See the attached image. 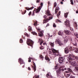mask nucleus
<instances>
[{"instance_id":"1","label":"nucleus","mask_w":78,"mask_h":78,"mask_svg":"<svg viewBox=\"0 0 78 78\" xmlns=\"http://www.w3.org/2000/svg\"><path fill=\"white\" fill-rule=\"evenodd\" d=\"M67 58V60L69 61V63H71L72 66H76V62L75 61V59L77 60L78 57L75 56L73 54H70L69 56Z\"/></svg>"},{"instance_id":"2","label":"nucleus","mask_w":78,"mask_h":78,"mask_svg":"<svg viewBox=\"0 0 78 78\" xmlns=\"http://www.w3.org/2000/svg\"><path fill=\"white\" fill-rule=\"evenodd\" d=\"M72 47H68L64 49V52L66 54H67L69 53V51H70L72 50Z\"/></svg>"},{"instance_id":"3","label":"nucleus","mask_w":78,"mask_h":78,"mask_svg":"<svg viewBox=\"0 0 78 78\" xmlns=\"http://www.w3.org/2000/svg\"><path fill=\"white\" fill-rule=\"evenodd\" d=\"M51 50L52 51V53L54 55L56 56H59V51H57L53 48H51Z\"/></svg>"},{"instance_id":"4","label":"nucleus","mask_w":78,"mask_h":78,"mask_svg":"<svg viewBox=\"0 0 78 78\" xmlns=\"http://www.w3.org/2000/svg\"><path fill=\"white\" fill-rule=\"evenodd\" d=\"M36 28L37 29V31L38 33L39 36L42 37L43 36V33H44V31L43 30L41 31V29L39 28H37L36 27Z\"/></svg>"},{"instance_id":"5","label":"nucleus","mask_w":78,"mask_h":78,"mask_svg":"<svg viewBox=\"0 0 78 78\" xmlns=\"http://www.w3.org/2000/svg\"><path fill=\"white\" fill-rule=\"evenodd\" d=\"M27 44L28 45H30V46H31V47H33V44H34V42H33L31 40L28 39L27 41Z\"/></svg>"},{"instance_id":"6","label":"nucleus","mask_w":78,"mask_h":78,"mask_svg":"<svg viewBox=\"0 0 78 78\" xmlns=\"http://www.w3.org/2000/svg\"><path fill=\"white\" fill-rule=\"evenodd\" d=\"M29 59H32L33 61V64L34 65V66H32V67L33 68V69L34 70V72H35L36 70V64H35V63L34 62V61H35V60L33 59V58L31 57H29Z\"/></svg>"},{"instance_id":"7","label":"nucleus","mask_w":78,"mask_h":78,"mask_svg":"<svg viewBox=\"0 0 78 78\" xmlns=\"http://www.w3.org/2000/svg\"><path fill=\"white\" fill-rule=\"evenodd\" d=\"M18 62L20 64V65H21V64H23V66H22V68H24L25 66V62H23V60L20 58L19 59Z\"/></svg>"},{"instance_id":"8","label":"nucleus","mask_w":78,"mask_h":78,"mask_svg":"<svg viewBox=\"0 0 78 78\" xmlns=\"http://www.w3.org/2000/svg\"><path fill=\"white\" fill-rule=\"evenodd\" d=\"M64 58L62 57H59L58 58V61L59 63H62L64 62Z\"/></svg>"},{"instance_id":"9","label":"nucleus","mask_w":78,"mask_h":78,"mask_svg":"<svg viewBox=\"0 0 78 78\" xmlns=\"http://www.w3.org/2000/svg\"><path fill=\"white\" fill-rule=\"evenodd\" d=\"M65 24L66 25V27H69L70 25L69 23V21L67 20H66L65 22Z\"/></svg>"},{"instance_id":"10","label":"nucleus","mask_w":78,"mask_h":78,"mask_svg":"<svg viewBox=\"0 0 78 78\" xmlns=\"http://www.w3.org/2000/svg\"><path fill=\"white\" fill-rule=\"evenodd\" d=\"M55 42L56 43H57L58 44H59L60 46H61L63 45V44L62 43V42H61V41H60V40L58 39H57L56 40Z\"/></svg>"},{"instance_id":"11","label":"nucleus","mask_w":78,"mask_h":78,"mask_svg":"<svg viewBox=\"0 0 78 78\" xmlns=\"http://www.w3.org/2000/svg\"><path fill=\"white\" fill-rule=\"evenodd\" d=\"M64 32L67 35H70L71 34V32L69 30H64Z\"/></svg>"},{"instance_id":"12","label":"nucleus","mask_w":78,"mask_h":78,"mask_svg":"<svg viewBox=\"0 0 78 78\" xmlns=\"http://www.w3.org/2000/svg\"><path fill=\"white\" fill-rule=\"evenodd\" d=\"M38 43H40V45H41L44 42V41L41 38H39L38 40Z\"/></svg>"},{"instance_id":"13","label":"nucleus","mask_w":78,"mask_h":78,"mask_svg":"<svg viewBox=\"0 0 78 78\" xmlns=\"http://www.w3.org/2000/svg\"><path fill=\"white\" fill-rule=\"evenodd\" d=\"M59 10V8L58 7H57L55 9V14H57V13L58 12V11Z\"/></svg>"},{"instance_id":"14","label":"nucleus","mask_w":78,"mask_h":78,"mask_svg":"<svg viewBox=\"0 0 78 78\" xmlns=\"http://www.w3.org/2000/svg\"><path fill=\"white\" fill-rule=\"evenodd\" d=\"M62 72L59 69H57L56 71L57 75V76H58L60 73H61Z\"/></svg>"},{"instance_id":"15","label":"nucleus","mask_w":78,"mask_h":78,"mask_svg":"<svg viewBox=\"0 0 78 78\" xmlns=\"http://www.w3.org/2000/svg\"><path fill=\"white\" fill-rule=\"evenodd\" d=\"M41 9V8L40 7H39L35 11V12L36 13H38L39 12H40V10Z\"/></svg>"},{"instance_id":"16","label":"nucleus","mask_w":78,"mask_h":78,"mask_svg":"<svg viewBox=\"0 0 78 78\" xmlns=\"http://www.w3.org/2000/svg\"><path fill=\"white\" fill-rule=\"evenodd\" d=\"M53 19V17L52 16H50L49 17V19H45L46 20V21L47 22H48V20H51V19Z\"/></svg>"},{"instance_id":"17","label":"nucleus","mask_w":78,"mask_h":78,"mask_svg":"<svg viewBox=\"0 0 78 78\" xmlns=\"http://www.w3.org/2000/svg\"><path fill=\"white\" fill-rule=\"evenodd\" d=\"M74 51L75 53H78V48H74Z\"/></svg>"},{"instance_id":"18","label":"nucleus","mask_w":78,"mask_h":78,"mask_svg":"<svg viewBox=\"0 0 78 78\" xmlns=\"http://www.w3.org/2000/svg\"><path fill=\"white\" fill-rule=\"evenodd\" d=\"M34 8V7H30V8H28L27 7H26V9H27V10L28 11H29V10H31V9H33Z\"/></svg>"},{"instance_id":"19","label":"nucleus","mask_w":78,"mask_h":78,"mask_svg":"<svg viewBox=\"0 0 78 78\" xmlns=\"http://www.w3.org/2000/svg\"><path fill=\"white\" fill-rule=\"evenodd\" d=\"M58 69L62 72V71H64V69L63 67H61L59 68Z\"/></svg>"},{"instance_id":"20","label":"nucleus","mask_w":78,"mask_h":78,"mask_svg":"<svg viewBox=\"0 0 78 78\" xmlns=\"http://www.w3.org/2000/svg\"><path fill=\"white\" fill-rule=\"evenodd\" d=\"M47 16H50V10H48L46 12Z\"/></svg>"},{"instance_id":"21","label":"nucleus","mask_w":78,"mask_h":78,"mask_svg":"<svg viewBox=\"0 0 78 78\" xmlns=\"http://www.w3.org/2000/svg\"><path fill=\"white\" fill-rule=\"evenodd\" d=\"M67 70H68V71H69V72H71V73H73V71H72V70L71 69L69 68H68L67 69Z\"/></svg>"},{"instance_id":"22","label":"nucleus","mask_w":78,"mask_h":78,"mask_svg":"<svg viewBox=\"0 0 78 78\" xmlns=\"http://www.w3.org/2000/svg\"><path fill=\"white\" fill-rule=\"evenodd\" d=\"M62 34H63V32L62 31H59L58 32V35H60L61 36L62 35Z\"/></svg>"},{"instance_id":"23","label":"nucleus","mask_w":78,"mask_h":78,"mask_svg":"<svg viewBox=\"0 0 78 78\" xmlns=\"http://www.w3.org/2000/svg\"><path fill=\"white\" fill-rule=\"evenodd\" d=\"M49 44L51 47H54V43H49Z\"/></svg>"},{"instance_id":"24","label":"nucleus","mask_w":78,"mask_h":78,"mask_svg":"<svg viewBox=\"0 0 78 78\" xmlns=\"http://www.w3.org/2000/svg\"><path fill=\"white\" fill-rule=\"evenodd\" d=\"M45 59L46 60H47V61H50V58H48V57L46 56L45 57Z\"/></svg>"},{"instance_id":"25","label":"nucleus","mask_w":78,"mask_h":78,"mask_svg":"<svg viewBox=\"0 0 78 78\" xmlns=\"http://www.w3.org/2000/svg\"><path fill=\"white\" fill-rule=\"evenodd\" d=\"M75 70L76 72L78 71V65H77L75 67Z\"/></svg>"},{"instance_id":"26","label":"nucleus","mask_w":78,"mask_h":78,"mask_svg":"<svg viewBox=\"0 0 78 78\" xmlns=\"http://www.w3.org/2000/svg\"><path fill=\"white\" fill-rule=\"evenodd\" d=\"M28 30L29 31H31L32 30V28H31V27L29 26L28 27Z\"/></svg>"},{"instance_id":"27","label":"nucleus","mask_w":78,"mask_h":78,"mask_svg":"<svg viewBox=\"0 0 78 78\" xmlns=\"http://www.w3.org/2000/svg\"><path fill=\"white\" fill-rule=\"evenodd\" d=\"M68 14H69V13L68 12L66 13H65L64 14V16L65 17H67Z\"/></svg>"},{"instance_id":"28","label":"nucleus","mask_w":78,"mask_h":78,"mask_svg":"<svg viewBox=\"0 0 78 78\" xmlns=\"http://www.w3.org/2000/svg\"><path fill=\"white\" fill-rule=\"evenodd\" d=\"M74 26L76 28L77 27V24H76V22L74 24Z\"/></svg>"},{"instance_id":"29","label":"nucleus","mask_w":78,"mask_h":78,"mask_svg":"<svg viewBox=\"0 0 78 78\" xmlns=\"http://www.w3.org/2000/svg\"><path fill=\"white\" fill-rule=\"evenodd\" d=\"M24 35H25V36H27V37H29V35L27 33H25L24 34Z\"/></svg>"},{"instance_id":"30","label":"nucleus","mask_w":78,"mask_h":78,"mask_svg":"<svg viewBox=\"0 0 78 78\" xmlns=\"http://www.w3.org/2000/svg\"><path fill=\"white\" fill-rule=\"evenodd\" d=\"M40 50H43V49H44V46H41L40 47Z\"/></svg>"},{"instance_id":"31","label":"nucleus","mask_w":78,"mask_h":78,"mask_svg":"<svg viewBox=\"0 0 78 78\" xmlns=\"http://www.w3.org/2000/svg\"><path fill=\"white\" fill-rule=\"evenodd\" d=\"M37 21H36L34 23V26H37Z\"/></svg>"},{"instance_id":"32","label":"nucleus","mask_w":78,"mask_h":78,"mask_svg":"<svg viewBox=\"0 0 78 78\" xmlns=\"http://www.w3.org/2000/svg\"><path fill=\"white\" fill-rule=\"evenodd\" d=\"M69 71H66L65 72V74L66 75H67V74H68V73H69Z\"/></svg>"},{"instance_id":"33","label":"nucleus","mask_w":78,"mask_h":78,"mask_svg":"<svg viewBox=\"0 0 78 78\" xmlns=\"http://www.w3.org/2000/svg\"><path fill=\"white\" fill-rule=\"evenodd\" d=\"M70 30L72 31V32L73 33H74V30H73V29L72 28H70Z\"/></svg>"},{"instance_id":"34","label":"nucleus","mask_w":78,"mask_h":78,"mask_svg":"<svg viewBox=\"0 0 78 78\" xmlns=\"http://www.w3.org/2000/svg\"><path fill=\"white\" fill-rule=\"evenodd\" d=\"M34 11H35V10H34L32 12V16H34V12H35Z\"/></svg>"},{"instance_id":"35","label":"nucleus","mask_w":78,"mask_h":78,"mask_svg":"<svg viewBox=\"0 0 78 78\" xmlns=\"http://www.w3.org/2000/svg\"><path fill=\"white\" fill-rule=\"evenodd\" d=\"M60 14H61V11L59 12L58 14H57V16L58 17V16H60Z\"/></svg>"},{"instance_id":"36","label":"nucleus","mask_w":78,"mask_h":78,"mask_svg":"<svg viewBox=\"0 0 78 78\" xmlns=\"http://www.w3.org/2000/svg\"><path fill=\"white\" fill-rule=\"evenodd\" d=\"M56 5H57V3L56 2H55L54 3V7L55 8L56 6Z\"/></svg>"},{"instance_id":"37","label":"nucleus","mask_w":78,"mask_h":78,"mask_svg":"<svg viewBox=\"0 0 78 78\" xmlns=\"http://www.w3.org/2000/svg\"><path fill=\"white\" fill-rule=\"evenodd\" d=\"M70 2H71V5H73V0H70Z\"/></svg>"},{"instance_id":"38","label":"nucleus","mask_w":78,"mask_h":78,"mask_svg":"<svg viewBox=\"0 0 78 78\" xmlns=\"http://www.w3.org/2000/svg\"><path fill=\"white\" fill-rule=\"evenodd\" d=\"M20 43H22V42H23V40L22 39H20Z\"/></svg>"},{"instance_id":"39","label":"nucleus","mask_w":78,"mask_h":78,"mask_svg":"<svg viewBox=\"0 0 78 78\" xmlns=\"http://www.w3.org/2000/svg\"><path fill=\"white\" fill-rule=\"evenodd\" d=\"M70 72L69 73H68L67 75H66V77H69V76H70Z\"/></svg>"},{"instance_id":"40","label":"nucleus","mask_w":78,"mask_h":78,"mask_svg":"<svg viewBox=\"0 0 78 78\" xmlns=\"http://www.w3.org/2000/svg\"><path fill=\"white\" fill-rule=\"evenodd\" d=\"M26 12H27V10H25L24 12H22V14L23 15L25 14V13H26Z\"/></svg>"},{"instance_id":"41","label":"nucleus","mask_w":78,"mask_h":78,"mask_svg":"<svg viewBox=\"0 0 78 78\" xmlns=\"http://www.w3.org/2000/svg\"><path fill=\"white\" fill-rule=\"evenodd\" d=\"M33 34L34 35H36V36H37V33L35 32H33Z\"/></svg>"},{"instance_id":"42","label":"nucleus","mask_w":78,"mask_h":78,"mask_svg":"<svg viewBox=\"0 0 78 78\" xmlns=\"http://www.w3.org/2000/svg\"><path fill=\"white\" fill-rule=\"evenodd\" d=\"M35 78H39V75H37L35 76Z\"/></svg>"},{"instance_id":"43","label":"nucleus","mask_w":78,"mask_h":78,"mask_svg":"<svg viewBox=\"0 0 78 78\" xmlns=\"http://www.w3.org/2000/svg\"><path fill=\"white\" fill-rule=\"evenodd\" d=\"M40 1H41V0H37V3H40Z\"/></svg>"},{"instance_id":"44","label":"nucleus","mask_w":78,"mask_h":78,"mask_svg":"<svg viewBox=\"0 0 78 78\" xmlns=\"http://www.w3.org/2000/svg\"><path fill=\"white\" fill-rule=\"evenodd\" d=\"M55 69H58V66H55Z\"/></svg>"},{"instance_id":"45","label":"nucleus","mask_w":78,"mask_h":78,"mask_svg":"<svg viewBox=\"0 0 78 78\" xmlns=\"http://www.w3.org/2000/svg\"><path fill=\"white\" fill-rule=\"evenodd\" d=\"M46 76L48 78H49V77H50V75H48V73L46 75Z\"/></svg>"},{"instance_id":"46","label":"nucleus","mask_w":78,"mask_h":78,"mask_svg":"<svg viewBox=\"0 0 78 78\" xmlns=\"http://www.w3.org/2000/svg\"><path fill=\"white\" fill-rule=\"evenodd\" d=\"M47 23V22H46V20H43V23Z\"/></svg>"},{"instance_id":"47","label":"nucleus","mask_w":78,"mask_h":78,"mask_svg":"<svg viewBox=\"0 0 78 78\" xmlns=\"http://www.w3.org/2000/svg\"><path fill=\"white\" fill-rule=\"evenodd\" d=\"M53 27H56V24L55 23H54L53 24Z\"/></svg>"},{"instance_id":"48","label":"nucleus","mask_w":78,"mask_h":78,"mask_svg":"<svg viewBox=\"0 0 78 78\" xmlns=\"http://www.w3.org/2000/svg\"><path fill=\"white\" fill-rule=\"evenodd\" d=\"M31 14V12H30L28 14L29 16H30Z\"/></svg>"},{"instance_id":"49","label":"nucleus","mask_w":78,"mask_h":78,"mask_svg":"<svg viewBox=\"0 0 78 78\" xmlns=\"http://www.w3.org/2000/svg\"><path fill=\"white\" fill-rule=\"evenodd\" d=\"M28 59L29 60H28V62H31V60L30 59H29V58H28Z\"/></svg>"},{"instance_id":"50","label":"nucleus","mask_w":78,"mask_h":78,"mask_svg":"<svg viewBox=\"0 0 78 78\" xmlns=\"http://www.w3.org/2000/svg\"><path fill=\"white\" fill-rule=\"evenodd\" d=\"M70 78H75L74 76H71Z\"/></svg>"},{"instance_id":"51","label":"nucleus","mask_w":78,"mask_h":78,"mask_svg":"<svg viewBox=\"0 0 78 78\" xmlns=\"http://www.w3.org/2000/svg\"><path fill=\"white\" fill-rule=\"evenodd\" d=\"M73 45L74 46H77V44H76V43L75 44H73Z\"/></svg>"},{"instance_id":"52","label":"nucleus","mask_w":78,"mask_h":78,"mask_svg":"<svg viewBox=\"0 0 78 78\" xmlns=\"http://www.w3.org/2000/svg\"><path fill=\"white\" fill-rule=\"evenodd\" d=\"M44 19H46V18H47V16L46 15H44Z\"/></svg>"},{"instance_id":"53","label":"nucleus","mask_w":78,"mask_h":78,"mask_svg":"<svg viewBox=\"0 0 78 78\" xmlns=\"http://www.w3.org/2000/svg\"><path fill=\"white\" fill-rule=\"evenodd\" d=\"M57 22H60V21L59 20V19H57Z\"/></svg>"},{"instance_id":"54","label":"nucleus","mask_w":78,"mask_h":78,"mask_svg":"<svg viewBox=\"0 0 78 78\" xmlns=\"http://www.w3.org/2000/svg\"><path fill=\"white\" fill-rule=\"evenodd\" d=\"M28 69L29 70H31V68H30V67H28Z\"/></svg>"},{"instance_id":"55","label":"nucleus","mask_w":78,"mask_h":78,"mask_svg":"<svg viewBox=\"0 0 78 78\" xmlns=\"http://www.w3.org/2000/svg\"><path fill=\"white\" fill-rule=\"evenodd\" d=\"M49 78H53V76H49Z\"/></svg>"},{"instance_id":"56","label":"nucleus","mask_w":78,"mask_h":78,"mask_svg":"<svg viewBox=\"0 0 78 78\" xmlns=\"http://www.w3.org/2000/svg\"><path fill=\"white\" fill-rule=\"evenodd\" d=\"M48 36L49 37H50V34H48Z\"/></svg>"},{"instance_id":"57","label":"nucleus","mask_w":78,"mask_h":78,"mask_svg":"<svg viewBox=\"0 0 78 78\" xmlns=\"http://www.w3.org/2000/svg\"><path fill=\"white\" fill-rule=\"evenodd\" d=\"M22 38L23 39H25V37H23V35H22Z\"/></svg>"},{"instance_id":"58","label":"nucleus","mask_w":78,"mask_h":78,"mask_svg":"<svg viewBox=\"0 0 78 78\" xmlns=\"http://www.w3.org/2000/svg\"><path fill=\"white\" fill-rule=\"evenodd\" d=\"M40 58H43V56H42V55H40Z\"/></svg>"},{"instance_id":"59","label":"nucleus","mask_w":78,"mask_h":78,"mask_svg":"<svg viewBox=\"0 0 78 78\" xmlns=\"http://www.w3.org/2000/svg\"><path fill=\"white\" fill-rule=\"evenodd\" d=\"M41 6H43V3H42V2H41Z\"/></svg>"},{"instance_id":"60","label":"nucleus","mask_w":78,"mask_h":78,"mask_svg":"<svg viewBox=\"0 0 78 78\" xmlns=\"http://www.w3.org/2000/svg\"><path fill=\"white\" fill-rule=\"evenodd\" d=\"M48 6H50V2H48Z\"/></svg>"},{"instance_id":"61","label":"nucleus","mask_w":78,"mask_h":78,"mask_svg":"<svg viewBox=\"0 0 78 78\" xmlns=\"http://www.w3.org/2000/svg\"><path fill=\"white\" fill-rule=\"evenodd\" d=\"M76 14H78V11H76Z\"/></svg>"},{"instance_id":"62","label":"nucleus","mask_w":78,"mask_h":78,"mask_svg":"<svg viewBox=\"0 0 78 78\" xmlns=\"http://www.w3.org/2000/svg\"><path fill=\"white\" fill-rule=\"evenodd\" d=\"M45 44H46L45 43H43V44L44 45H45Z\"/></svg>"},{"instance_id":"63","label":"nucleus","mask_w":78,"mask_h":78,"mask_svg":"<svg viewBox=\"0 0 78 78\" xmlns=\"http://www.w3.org/2000/svg\"><path fill=\"white\" fill-rule=\"evenodd\" d=\"M48 26H49V24L48 23L47 25L46 26V27H48Z\"/></svg>"},{"instance_id":"64","label":"nucleus","mask_w":78,"mask_h":78,"mask_svg":"<svg viewBox=\"0 0 78 78\" xmlns=\"http://www.w3.org/2000/svg\"><path fill=\"white\" fill-rule=\"evenodd\" d=\"M60 3L61 4H62H62H63V2H61Z\"/></svg>"}]
</instances>
